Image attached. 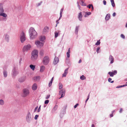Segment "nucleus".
Wrapping results in <instances>:
<instances>
[{
  "label": "nucleus",
  "instance_id": "nucleus-35",
  "mask_svg": "<svg viewBox=\"0 0 127 127\" xmlns=\"http://www.w3.org/2000/svg\"><path fill=\"white\" fill-rule=\"evenodd\" d=\"M112 79L111 78H109L108 79V81L109 82L111 83H113L114 82L113 81H112Z\"/></svg>",
  "mask_w": 127,
  "mask_h": 127
},
{
  "label": "nucleus",
  "instance_id": "nucleus-3",
  "mask_svg": "<svg viewBox=\"0 0 127 127\" xmlns=\"http://www.w3.org/2000/svg\"><path fill=\"white\" fill-rule=\"evenodd\" d=\"M32 120L31 115L30 112H28L26 117V121L27 123H29Z\"/></svg>",
  "mask_w": 127,
  "mask_h": 127
},
{
  "label": "nucleus",
  "instance_id": "nucleus-49",
  "mask_svg": "<svg viewBox=\"0 0 127 127\" xmlns=\"http://www.w3.org/2000/svg\"><path fill=\"white\" fill-rule=\"evenodd\" d=\"M99 49H100L99 47H98L97 48V49L96 50V52H97V53H98L99 50Z\"/></svg>",
  "mask_w": 127,
  "mask_h": 127
},
{
  "label": "nucleus",
  "instance_id": "nucleus-64",
  "mask_svg": "<svg viewBox=\"0 0 127 127\" xmlns=\"http://www.w3.org/2000/svg\"><path fill=\"white\" fill-rule=\"evenodd\" d=\"M126 27H127V23L126 24Z\"/></svg>",
  "mask_w": 127,
  "mask_h": 127
},
{
  "label": "nucleus",
  "instance_id": "nucleus-13",
  "mask_svg": "<svg viewBox=\"0 0 127 127\" xmlns=\"http://www.w3.org/2000/svg\"><path fill=\"white\" fill-rule=\"evenodd\" d=\"M40 77L38 76L34 77L33 78V80L35 81H38L40 80Z\"/></svg>",
  "mask_w": 127,
  "mask_h": 127
},
{
  "label": "nucleus",
  "instance_id": "nucleus-60",
  "mask_svg": "<svg viewBox=\"0 0 127 127\" xmlns=\"http://www.w3.org/2000/svg\"><path fill=\"white\" fill-rule=\"evenodd\" d=\"M92 10H93V9H94V7H93V6L92 5Z\"/></svg>",
  "mask_w": 127,
  "mask_h": 127
},
{
  "label": "nucleus",
  "instance_id": "nucleus-52",
  "mask_svg": "<svg viewBox=\"0 0 127 127\" xmlns=\"http://www.w3.org/2000/svg\"><path fill=\"white\" fill-rule=\"evenodd\" d=\"M82 4L83 5L85 6V5H86L85 3H84L82 1Z\"/></svg>",
  "mask_w": 127,
  "mask_h": 127
},
{
  "label": "nucleus",
  "instance_id": "nucleus-1",
  "mask_svg": "<svg viewBox=\"0 0 127 127\" xmlns=\"http://www.w3.org/2000/svg\"><path fill=\"white\" fill-rule=\"evenodd\" d=\"M29 33L31 39H33L36 37L37 35V33L34 29L31 28L29 30Z\"/></svg>",
  "mask_w": 127,
  "mask_h": 127
},
{
  "label": "nucleus",
  "instance_id": "nucleus-46",
  "mask_svg": "<svg viewBox=\"0 0 127 127\" xmlns=\"http://www.w3.org/2000/svg\"><path fill=\"white\" fill-rule=\"evenodd\" d=\"M121 36L122 38L124 39L125 38V36L123 34H122L121 35Z\"/></svg>",
  "mask_w": 127,
  "mask_h": 127
},
{
  "label": "nucleus",
  "instance_id": "nucleus-61",
  "mask_svg": "<svg viewBox=\"0 0 127 127\" xmlns=\"http://www.w3.org/2000/svg\"><path fill=\"white\" fill-rule=\"evenodd\" d=\"M89 99H88V98H87V99H86V100L85 101V102L86 103L87 101Z\"/></svg>",
  "mask_w": 127,
  "mask_h": 127
},
{
  "label": "nucleus",
  "instance_id": "nucleus-29",
  "mask_svg": "<svg viewBox=\"0 0 127 127\" xmlns=\"http://www.w3.org/2000/svg\"><path fill=\"white\" fill-rule=\"evenodd\" d=\"M79 28V26H77L76 27L75 32L76 34H77L78 33Z\"/></svg>",
  "mask_w": 127,
  "mask_h": 127
},
{
  "label": "nucleus",
  "instance_id": "nucleus-58",
  "mask_svg": "<svg viewBox=\"0 0 127 127\" xmlns=\"http://www.w3.org/2000/svg\"><path fill=\"white\" fill-rule=\"evenodd\" d=\"M92 127H95L94 125V124H93L92 125Z\"/></svg>",
  "mask_w": 127,
  "mask_h": 127
},
{
  "label": "nucleus",
  "instance_id": "nucleus-14",
  "mask_svg": "<svg viewBox=\"0 0 127 127\" xmlns=\"http://www.w3.org/2000/svg\"><path fill=\"white\" fill-rule=\"evenodd\" d=\"M68 68H67V69H65L64 71V73L63 74V77H66V74L68 73Z\"/></svg>",
  "mask_w": 127,
  "mask_h": 127
},
{
  "label": "nucleus",
  "instance_id": "nucleus-10",
  "mask_svg": "<svg viewBox=\"0 0 127 127\" xmlns=\"http://www.w3.org/2000/svg\"><path fill=\"white\" fill-rule=\"evenodd\" d=\"M117 73V71L116 70H114L113 72H109L108 74L111 77H113L114 75H116Z\"/></svg>",
  "mask_w": 127,
  "mask_h": 127
},
{
  "label": "nucleus",
  "instance_id": "nucleus-43",
  "mask_svg": "<svg viewBox=\"0 0 127 127\" xmlns=\"http://www.w3.org/2000/svg\"><path fill=\"white\" fill-rule=\"evenodd\" d=\"M38 106H37L35 108L34 111V112H35L37 110V108H38Z\"/></svg>",
  "mask_w": 127,
  "mask_h": 127
},
{
  "label": "nucleus",
  "instance_id": "nucleus-17",
  "mask_svg": "<svg viewBox=\"0 0 127 127\" xmlns=\"http://www.w3.org/2000/svg\"><path fill=\"white\" fill-rule=\"evenodd\" d=\"M4 12L3 9L2 7V5L0 4V13H3Z\"/></svg>",
  "mask_w": 127,
  "mask_h": 127
},
{
  "label": "nucleus",
  "instance_id": "nucleus-38",
  "mask_svg": "<svg viewBox=\"0 0 127 127\" xmlns=\"http://www.w3.org/2000/svg\"><path fill=\"white\" fill-rule=\"evenodd\" d=\"M9 38V36L8 35H6L5 39L7 41Z\"/></svg>",
  "mask_w": 127,
  "mask_h": 127
},
{
  "label": "nucleus",
  "instance_id": "nucleus-19",
  "mask_svg": "<svg viewBox=\"0 0 127 127\" xmlns=\"http://www.w3.org/2000/svg\"><path fill=\"white\" fill-rule=\"evenodd\" d=\"M110 18V15L109 14H107L106 15L105 19L106 20H108Z\"/></svg>",
  "mask_w": 127,
  "mask_h": 127
},
{
  "label": "nucleus",
  "instance_id": "nucleus-6",
  "mask_svg": "<svg viewBox=\"0 0 127 127\" xmlns=\"http://www.w3.org/2000/svg\"><path fill=\"white\" fill-rule=\"evenodd\" d=\"M20 39L22 43H23L26 39L25 33L23 32H22L20 35Z\"/></svg>",
  "mask_w": 127,
  "mask_h": 127
},
{
  "label": "nucleus",
  "instance_id": "nucleus-59",
  "mask_svg": "<svg viewBox=\"0 0 127 127\" xmlns=\"http://www.w3.org/2000/svg\"><path fill=\"white\" fill-rule=\"evenodd\" d=\"M81 62V60L80 59L79 61V63H80Z\"/></svg>",
  "mask_w": 127,
  "mask_h": 127
},
{
  "label": "nucleus",
  "instance_id": "nucleus-16",
  "mask_svg": "<svg viewBox=\"0 0 127 127\" xmlns=\"http://www.w3.org/2000/svg\"><path fill=\"white\" fill-rule=\"evenodd\" d=\"M114 59L113 57L111 56H110L109 57V60L110 61V63L112 64L114 62Z\"/></svg>",
  "mask_w": 127,
  "mask_h": 127
},
{
  "label": "nucleus",
  "instance_id": "nucleus-2",
  "mask_svg": "<svg viewBox=\"0 0 127 127\" xmlns=\"http://www.w3.org/2000/svg\"><path fill=\"white\" fill-rule=\"evenodd\" d=\"M38 51L36 50L33 51L31 53V59L32 61L35 60L38 57Z\"/></svg>",
  "mask_w": 127,
  "mask_h": 127
},
{
  "label": "nucleus",
  "instance_id": "nucleus-34",
  "mask_svg": "<svg viewBox=\"0 0 127 127\" xmlns=\"http://www.w3.org/2000/svg\"><path fill=\"white\" fill-rule=\"evenodd\" d=\"M80 79L82 80H84L85 79H86V77L85 76H84V75H82L80 78Z\"/></svg>",
  "mask_w": 127,
  "mask_h": 127
},
{
  "label": "nucleus",
  "instance_id": "nucleus-25",
  "mask_svg": "<svg viewBox=\"0 0 127 127\" xmlns=\"http://www.w3.org/2000/svg\"><path fill=\"white\" fill-rule=\"evenodd\" d=\"M30 66L31 68L32 69V70H34V69L35 68V66L31 64L30 65Z\"/></svg>",
  "mask_w": 127,
  "mask_h": 127
},
{
  "label": "nucleus",
  "instance_id": "nucleus-28",
  "mask_svg": "<svg viewBox=\"0 0 127 127\" xmlns=\"http://www.w3.org/2000/svg\"><path fill=\"white\" fill-rule=\"evenodd\" d=\"M111 4L113 7H114L115 6V4L114 3V0H111Z\"/></svg>",
  "mask_w": 127,
  "mask_h": 127
},
{
  "label": "nucleus",
  "instance_id": "nucleus-54",
  "mask_svg": "<svg viewBox=\"0 0 127 127\" xmlns=\"http://www.w3.org/2000/svg\"><path fill=\"white\" fill-rule=\"evenodd\" d=\"M110 115V117H113V114L112 113V114H111Z\"/></svg>",
  "mask_w": 127,
  "mask_h": 127
},
{
  "label": "nucleus",
  "instance_id": "nucleus-15",
  "mask_svg": "<svg viewBox=\"0 0 127 127\" xmlns=\"http://www.w3.org/2000/svg\"><path fill=\"white\" fill-rule=\"evenodd\" d=\"M82 15L81 12H80L78 14V18L80 21L82 20Z\"/></svg>",
  "mask_w": 127,
  "mask_h": 127
},
{
  "label": "nucleus",
  "instance_id": "nucleus-23",
  "mask_svg": "<svg viewBox=\"0 0 127 127\" xmlns=\"http://www.w3.org/2000/svg\"><path fill=\"white\" fill-rule=\"evenodd\" d=\"M91 14V12H86L85 13V15L84 16L85 17H87L88 15H90Z\"/></svg>",
  "mask_w": 127,
  "mask_h": 127
},
{
  "label": "nucleus",
  "instance_id": "nucleus-11",
  "mask_svg": "<svg viewBox=\"0 0 127 127\" xmlns=\"http://www.w3.org/2000/svg\"><path fill=\"white\" fill-rule=\"evenodd\" d=\"M49 29V28L48 27H46L44 28V29L43 30V34H46L48 30Z\"/></svg>",
  "mask_w": 127,
  "mask_h": 127
},
{
  "label": "nucleus",
  "instance_id": "nucleus-31",
  "mask_svg": "<svg viewBox=\"0 0 127 127\" xmlns=\"http://www.w3.org/2000/svg\"><path fill=\"white\" fill-rule=\"evenodd\" d=\"M4 103L3 100L2 99L0 100V104L1 105H3Z\"/></svg>",
  "mask_w": 127,
  "mask_h": 127
},
{
  "label": "nucleus",
  "instance_id": "nucleus-62",
  "mask_svg": "<svg viewBox=\"0 0 127 127\" xmlns=\"http://www.w3.org/2000/svg\"><path fill=\"white\" fill-rule=\"evenodd\" d=\"M60 17H61L62 16V14H61L60 13Z\"/></svg>",
  "mask_w": 127,
  "mask_h": 127
},
{
  "label": "nucleus",
  "instance_id": "nucleus-30",
  "mask_svg": "<svg viewBox=\"0 0 127 127\" xmlns=\"http://www.w3.org/2000/svg\"><path fill=\"white\" fill-rule=\"evenodd\" d=\"M127 86V82L126 84H125V85H121V86H118L116 87H124L126 86Z\"/></svg>",
  "mask_w": 127,
  "mask_h": 127
},
{
  "label": "nucleus",
  "instance_id": "nucleus-32",
  "mask_svg": "<svg viewBox=\"0 0 127 127\" xmlns=\"http://www.w3.org/2000/svg\"><path fill=\"white\" fill-rule=\"evenodd\" d=\"M3 75L5 77H6L7 76V73L6 71H4L3 72Z\"/></svg>",
  "mask_w": 127,
  "mask_h": 127
},
{
  "label": "nucleus",
  "instance_id": "nucleus-50",
  "mask_svg": "<svg viewBox=\"0 0 127 127\" xmlns=\"http://www.w3.org/2000/svg\"><path fill=\"white\" fill-rule=\"evenodd\" d=\"M103 4L104 5H105L106 4V1L105 0H104L103 1Z\"/></svg>",
  "mask_w": 127,
  "mask_h": 127
},
{
  "label": "nucleus",
  "instance_id": "nucleus-7",
  "mask_svg": "<svg viewBox=\"0 0 127 127\" xmlns=\"http://www.w3.org/2000/svg\"><path fill=\"white\" fill-rule=\"evenodd\" d=\"M31 46L30 44H28L24 46L23 49V52H27L30 50Z\"/></svg>",
  "mask_w": 127,
  "mask_h": 127
},
{
  "label": "nucleus",
  "instance_id": "nucleus-47",
  "mask_svg": "<svg viewBox=\"0 0 127 127\" xmlns=\"http://www.w3.org/2000/svg\"><path fill=\"white\" fill-rule=\"evenodd\" d=\"M92 4H90L89 5L87 6V7H88L89 8H90L92 6Z\"/></svg>",
  "mask_w": 127,
  "mask_h": 127
},
{
  "label": "nucleus",
  "instance_id": "nucleus-21",
  "mask_svg": "<svg viewBox=\"0 0 127 127\" xmlns=\"http://www.w3.org/2000/svg\"><path fill=\"white\" fill-rule=\"evenodd\" d=\"M53 79H54V77H53L51 80V81L49 83V87H51L52 85V82H53Z\"/></svg>",
  "mask_w": 127,
  "mask_h": 127
},
{
  "label": "nucleus",
  "instance_id": "nucleus-53",
  "mask_svg": "<svg viewBox=\"0 0 127 127\" xmlns=\"http://www.w3.org/2000/svg\"><path fill=\"white\" fill-rule=\"evenodd\" d=\"M58 21H59L58 20H57L56 21V22L57 24L56 25V27L57 25V24H58L59 23V22H58Z\"/></svg>",
  "mask_w": 127,
  "mask_h": 127
},
{
  "label": "nucleus",
  "instance_id": "nucleus-40",
  "mask_svg": "<svg viewBox=\"0 0 127 127\" xmlns=\"http://www.w3.org/2000/svg\"><path fill=\"white\" fill-rule=\"evenodd\" d=\"M49 101V100H45L44 102V103L45 104H47L48 103Z\"/></svg>",
  "mask_w": 127,
  "mask_h": 127
},
{
  "label": "nucleus",
  "instance_id": "nucleus-27",
  "mask_svg": "<svg viewBox=\"0 0 127 127\" xmlns=\"http://www.w3.org/2000/svg\"><path fill=\"white\" fill-rule=\"evenodd\" d=\"M58 106L57 105H56L53 108V110H52L54 112H55V110L57 109V108H58Z\"/></svg>",
  "mask_w": 127,
  "mask_h": 127
},
{
  "label": "nucleus",
  "instance_id": "nucleus-9",
  "mask_svg": "<svg viewBox=\"0 0 127 127\" xmlns=\"http://www.w3.org/2000/svg\"><path fill=\"white\" fill-rule=\"evenodd\" d=\"M35 44L36 45L37 47H40L43 46V43L40 42L39 41L37 40L35 41Z\"/></svg>",
  "mask_w": 127,
  "mask_h": 127
},
{
  "label": "nucleus",
  "instance_id": "nucleus-36",
  "mask_svg": "<svg viewBox=\"0 0 127 127\" xmlns=\"http://www.w3.org/2000/svg\"><path fill=\"white\" fill-rule=\"evenodd\" d=\"M100 40H98L96 42V43H95V45H99L100 43Z\"/></svg>",
  "mask_w": 127,
  "mask_h": 127
},
{
  "label": "nucleus",
  "instance_id": "nucleus-18",
  "mask_svg": "<svg viewBox=\"0 0 127 127\" xmlns=\"http://www.w3.org/2000/svg\"><path fill=\"white\" fill-rule=\"evenodd\" d=\"M70 48H69L68 49V52L67 53V57L68 58H69L70 56Z\"/></svg>",
  "mask_w": 127,
  "mask_h": 127
},
{
  "label": "nucleus",
  "instance_id": "nucleus-55",
  "mask_svg": "<svg viewBox=\"0 0 127 127\" xmlns=\"http://www.w3.org/2000/svg\"><path fill=\"white\" fill-rule=\"evenodd\" d=\"M37 88H32V89L33 90H36Z\"/></svg>",
  "mask_w": 127,
  "mask_h": 127
},
{
  "label": "nucleus",
  "instance_id": "nucleus-56",
  "mask_svg": "<svg viewBox=\"0 0 127 127\" xmlns=\"http://www.w3.org/2000/svg\"><path fill=\"white\" fill-rule=\"evenodd\" d=\"M116 14L114 12V13H113V16H115Z\"/></svg>",
  "mask_w": 127,
  "mask_h": 127
},
{
  "label": "nucleus",
  "instance_id": "nucleus-63",
  "mask_svg": "<svg viewBox=\"0 0 127 127\" xmlns=\"http://www.w3.org/2000/svg\"><path fill=\"white\" fill-rule=\"evenodd\" d=\"M115 111V110H113V111H112V113H113Z\"/></svg>",
  "mask_w": 127,
  "mask_h": 127
},
{
  "label": "nucleus",
  "instance_id": "nucleus-8",
  "mask_svg": "<svg viewBox=\"0 0 127 127\" xmlns=\"http://www.w3.org/2000/svg\"><path fill=\"white\" fill-rule=\"evenodd\" d=\"M49 61V59L48 56L45 57L43 59V64L45 65H47Z\"/></svg>",
  "mask_w": 127,
  "mask_h": 127
},
{
  "label": "nucleus",
  "instance_id": "nucleus-12",
  "mask_svg": "<svg viewBox=\"0 0 127 127\" xmlns=\"http://www.w3.org/2000/svg\"><path fill=\"white\" fill-rule=\"evenodd\" d=\"M59 61V59L58 58L55 57L54 59L53 63L54 64H57Z\"/></svg>",
  "mask_w": 127,
  "mask_h": 127
},
{
  "label": "nucleus",
  "instance_id": "nucleus-51",
  "mask_svg": "<svg viewBox=\"0 0 127 127\" xmlns=\"http://www.w3.org/2000/svg\"><path fill=\"white\" fill-rule=\"evenodd\" d=\"M63 10H64V9L63 8H62L61 9V11H60V13L62 14L63 12Z\"/></svg>",
  "mask_w": 127,
  "mask_h": 127
},
{
  "label": "nucleus",
  "instance_id": "nucleus-22",
  "mask_svg": "<svg viewBox=\"0 0 127 127\" xmlns=\"http://www.w3.org/2000/svg\"><path fill=\"white\" fill-rule=\"evenodd\" d=\"M26 79V77H25L23 78H22L19 79V81L20 82H23Z\"/></svg>",
  "mask_w": 127,
  "mask_h": 127
},
{
  "label": "nucleus",
  "instance_id": "nucleus-24",
  "mask_svg": "<svg viewBox=\"0 0 127 127\" xmlns=\"http://www.w3.org/2000/svg\"><path fill=\"white\" fill-rule=\"evenodd\" d=\"M40 41H43L45 39V37L44 36H41L40 38Z\"/></svg>",
  "mask_w": 127,
  "mask_h": 127
},
{
  "label": "nucleus",
  "instance_id": "nucleus-37",
  "mask_svg": "<svg viewBox=\"0 0 127 127\" xmlns=\"http://www.w3.org/2000/svg\"><path fill=\"white\" fill-rule=\"evenodd\" d=\"M37 85L36 83H34L32 87H37Z\"/></svg>",
  "mask_w": 127,
  "mask_h": 127
},
{
  "label": "nucleus",
  "instance_id": "nucleus-20",
  "mask_svg": "<svg viewBox=\"0 0 127 127\" xmlns=\"http://www.w3.org/2000/svg\"><path fill=\"white\" fill-rule=\"evenodd\" d=\"M45 68V67L43 65L42 66L40 67V71L41 72H43Z\"/></svg>",
  "mask_w": 127,
  "mask_h": 127
},
{
  "label": "nucleus",
  "instance_id": "nucleus-48",
  "mask_svg": "<svg viewBox=\"0 0 127 127\" xmlns=\"http://www.w3.org/2000/svg\"><path fill=\"white\" fill-rule=\"evenodd\" d=\"M50 95H47L46 97V99H48L49 98V97H50Z\"/></svg>",
  "mask_w": 127,
  "mask_h": 127
},
{
  "label": "nucleus",
  "instance_id": "nucleus-39",
  "mask_svg": "<svg viewBox=\"0 0 127 127\" xmlns=\"http://www.w3.org/2000/svg\"><path fill=\"white\" fill-rule=\"evenodd\" d=\"M58 33L57 32H55V37L56 38L58 37Z\"/></svg>",
  "mask_w": 127,
  "mask_h": 127
},
{
  "label": "nucleus",
  "instance_id": "nucleus-42",
  "mask_svg": "<svg viewBox=\"0 0 127 127\" xmlns=\"http://www.w3.org/2000/svg\"><path fill=\"white\" fill-rule=\"evenodd\" d=\"M39 116L38 115H36L34 117V119L35 120H37V118Z\"/></svg>",
  "mask_w": 127,
  "mask_h": 127
},
{
  "label": "nucleus",
  "instance_id": "nucleus-44",
  "mask_svg": "<svg viewBox=\"0 0 127 127\" xmlns=\"http://www.w3.org/2000/svg\"><path fill=\"white\" fill-rule=\"evenodd\" d=\"M41 108V105H40V106H39V108H38V110H37V112H39L40 111V109H41V108Z\"/></svg>",
  "mask_w": 127,
  "mask_h": 127
},
{
  "label": "nucleus",
  "instance_id": "nucleus-4",
  "mask_svg": "<svg viewBox=\"0 0 127 127\" xmlns=\"http://www.w3.org/2000/svg\"><path fill=\"white\" fill-rule=\"evenodd\" d=\"M23 93L22 95V97H25L28 95L29 94V90L27 88L24 89L23 90Z\"/></svg>",
  "mask_w": 127,
  "mask_h": 127
},
{
  "label": "nucleus",
  "instance_id": "nucleus-5",
  "mask_svg": "<svg viewBox=\"0 0 127 127\" xmlns=\"http://www.w3.org/2000/svg\"><path fill=\"white\" fill-rule=\"evenodd\" d=\"M59 89H60V90L59 94L61 95V97L59 98H60L64 96L65 91V89H62V88H59Z\"/></svg>",
  "mask_w": 127,
  "mask_h": 127
},
{
  "label": "nucleus",
  "instance_id": "nucleus-41",
  "mask_svg": "<svg viewBox=\"0 0 127 127\" xmlns=\"http://www.w3.org/2000/svg\"><path fill=\"white\" fill-rule=\"evenodd\" d=\"M59 87H63V85L61 83H59Z\"/></svg>",
  "mask_w": 127,
  "mask_h": 127
},
{
  "label": "nucleus",
  "instance_id": "nucleus-33",
  "mask_svg": "<svg viewBox=\"0 0 127 127\" xmlns=\"http://www.w3.org/2000/svg\"><path fill=\"white\" fill-rule=\"evenodd\" d=\"M18 72L17 71H14L13 73V75L14 76H15L17 74H18Z\"/></svg>",
  "mask_w": 127,
  "mask_h": 127
},
{
  "label": "nucleus",
  "instance_id": "nucleus-57",
  "mask_svg": "<svg viewBox=\"0 0 127 127\" xmlns=\"http://www.w3.org/2000/svg\"><path fill=\"white\" fill-rule=\"evenodd\" d=\"M122 108H121L119 112L120 113H121V112H122Z\"/></svg>",
  "mask_w": 127,
  "mask_h": 127
},
{
  "label": "nucleus",
  "instance_id": "nucleus-26",
  "mask_svg": "<svg viewBox=\"0 0 127 127\" xmlns=\"http://www.w3.org/2000/svg\"><path fill=\"white\" fill-rule=\"evenodd\" d=\"M0 16H2L4 17H6L7 16L6 14L5 13H0Z\"/></svg>",
  "mask_w": 127,
  "mask_h": 127
},
{
  "label": "nucleus",
  "instance_id": "nucleus-45",
  "mask_svg": "<svg viewBox=\"0 0 127 127\" xmlns=\"http://www.w3.org/2000/svg\"><path fill=\"white\" fill-rule=\"evenodd\" d=\"M78 105H79V104L78 103H77V104H76L74 106V108H76Z\"/></svg>",
  "mask_w": 127,
  "mask_h": 127
}]
</instances>
